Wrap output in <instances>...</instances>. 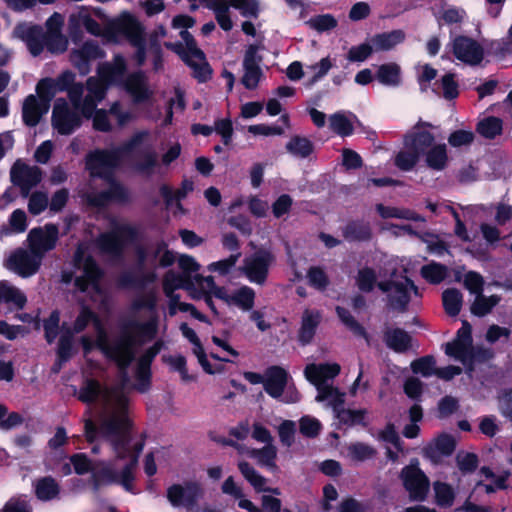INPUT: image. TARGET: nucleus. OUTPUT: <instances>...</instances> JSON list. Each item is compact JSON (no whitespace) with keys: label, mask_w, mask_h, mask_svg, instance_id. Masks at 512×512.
<instances>
[{"label":"nucleus","mask_w":512,"mask_h":512,"mask_svg":"<svg viewBox=\"0 0 512 512\" xmlns=\"http://www.w3.org/2000/svg\"><path fill=\"white\" fill-rule=\"evenodd\" d=\"M79 399L86 403L100 401L102 404L98 424L90 419L85 421V436L90 443L100 439L112 451L113 458L103 469V478L132 491L144 443L131 432L126 396L119 389L104 390L98 382L88 380L79 392Z\"/></svg>","instance_id":"obj_1"},{"label":"nucleus","mask_w":512,"mask_h":512,"mask_svg":"<svg viewBox=\"0 0 512 512\" xmlns=\"http://www.w3.org/2000/svg\"><path fill=\"white\" fill-rule=\"evenodd\" d=\"M125 70V61L121 56H116L112 64L100 65L97 75L88 78L86 83L87 94L83 99L84 88L81 84H73L75 80L73 72L65 71L54 81L59 91L68 90L69 98L74 107L84 117H89L98 103L105 98L108 86L123 82Z\"/></svg>","instance_id":"obj_2"},{"label":"nucleus","mask_w":512,"mask_h":512,"mask_svg":"<svg viewBox=\"0 0 512 512\" xmlns=\"http://www.w3.org/2000/svg\"><path fill=\"white\" fill-rule=\"evenodd\" d=\"M148 134L140 132L134 135L122 147L114 150H99L87 157L86 166L92 177L103 178L109 182V189L99 195H89L88 200L96 206H102L110 201H125L129 197L128 190L119 182L112 179L114 169L121 158L134 149Z\"/></svg>","instance_id":"obj_3"},{"label":"nucleus","mask_w":512,"mask_h":512,"mask_svg":"<svg viewBox=\"0 0 512 512\" xmlns=\"http://www.w3.org/2000/svg\"><path fill=\"white\" fill-rule=\"evenodd\" d=\"M98 344L102 352L116 362L120 369H125L133 360L136 348L152 340L159 331V319L154 315L145 322L130 321L122 335L113 344L108 343L107 334L96 323Z\"/></svg>","instance_id":"obj_4"},{"label":"nucleus","mask_w":512,"mask_h":512,"mask_svg":"<svg viewBox=\"0 0 512 512\" xmlns=\"http://www.w3.org/2000/svg\"><path fill=\"white\" fill-rule=\"evenodd\" d=\"M396 259H388L378 274L371 268H362L358 272L357 285L362 291H371L377 283L380 290L387 294L394 309H404L411 293L417 294V288L407 276L396 275Z\"/></svg>","instance_id":"obj_5"},{"label":"nucleus","mask_w":512,"mask_h":512,"mask_svg":"<svg viewBox=\"0 0 512 512\" xmlns=\"http://www.w3.org/2000/svg\"><path fill=\"white\" fill-rule=\"evenodd\" d=\"M178 266L182 270V274L172 270L168 271L163 279V291L169 299V315L176 314V304L178 295L174 292L177 289H185L194 299L202 298L206 293L202 292L201 285L197 282V277H202L197 272L200 264L191 256L182 255L178 259Z\"/></svg>","instance_id":"obj_6"},{"label":"nucleus","mask_w":512,"mask_h":512,"mask_svg":"<svg viewBox=\"0 0 512 512\" xmlns=\"http://www.w3.org/2000/svg\"><path fill=\"white\" fill-rule=\"evenodd\" d=\"M195 24L194 18L188 15H177L172 20V27L180 30L181 43H167L166 46L175 51L190 66L195 77L205 80L211 71L204 53L197 47L193 37L187 31Z\"/></svg>","instance_id":"obj_7"},{"label":"nucleus","mask_w":512,"mask_h":512,"mask_svg":"<svg viewBox=\"0 0 512 512\" xmlns=\"http://www.w3.org/2000/svg\"><path fill=\"white\" fill-rule=\"evenodd\" d=\"M196 280L201 285L202 292L206 293L205 301L212 309H214L212 295L229 308H237L242 312L251 311L255 305L256 293L247 285L228 290L225 287L217 286L211 276L197 277Z\"/></svg>","instance_id":"obj_8"},{"label":"nucleus","mask_w":512,"mask_h":512,"mask_svg":"<svg viewBox=\"0 0 512 512\" xmlns=\"http://www.w3.org/2000/svg\"><path fill=\"white\" fill-rule=\"evenodd\" d=\"M105 35L108 40L119 42L127 39L137 48L136 59L141 65L146 58V40L144 38V29L138 19L128 12L120 14L110 21Z\"/></svg>","instance_id":"obj_9"},{"label":"nucleus","mask_w":512,"mask_h":512,"mask_svg":"<svg viewBox=\"0 0 512 512\" xmlns=\"http://www.w3.org/2000/svg\"><path fill=\"white\" fill-rule=\"evenodd\" d=\"M13 35L24 41L34 56L39 55L45 46L52 53H62L68 46V41L61 32L43 35L40 27L28 23L17 25Z\"/></svg>","instance_id":"obj_10"},{"label":"nucleus","mask_w":512,"mask_h":512,"mask_svg":"<svg viewBox=\"0 0 512 512\" xmlns=\"http://www.w3.org/2000/svg\"><path fill=\"white\" fill-rule=\"evenodd\" d=\"M432 140L433 135L429 131L420 128L415 129L406 136L404 147L395 158V165L404 171L411 170Z\"/></svg>","instance_id":"obj_11"},{"label":"nucleus","mask_w":512,"mask_h":512,"mask_svg":"<svg viewBox=\"0 0 512 512\" xmlns=\"http://www.w3.org/2000/svg\"><path fill=\"white\" fill-rule=\"evenodd\" d=\"M92 322L95 330V343L99 347L98 344V332L96 328V323L104 329L100 320L96 317V315L90 311L86 307H82L76 317V319L72 323L64 322L61 328V336L60 343L58 348V355L62 360H67L72 351V336L74 334L82 332L87 325Z\"/></svg>","instance_id":"obj_12"},{"label":"nucleus","mask_w":512,"mask_h":512,"mask_svg":"<svg viewBox=\"0 0 512 512\" xmlns=\"http://www.w3.org/2000/svg\"><path fill=\"white\" fill-rule=\"evenodd\" d=\"M264 389L271 397L284 403H295L300 399L299 392L282 367L272 366L265 371Z\"/></svg>","instance_id":"obj_13"},{"label":"nucleus","mask_w":512,"mask_h":512,"mask_svg":"<svg viewBox=\"0 0 512 512\" xmlns=\"http://www.w3.org/2000/svg\"><path fill=\"white\" fill-rule=\"evenodd\" d=\"M75 285L83 292L90 289L99 292V278L101 271L91 259L87 252V248L83 245L79 246L75 254Z\"/></svg>","instance_id":"obj_14"},{"label":"nucleus","mask_w":512,"mask_h":512,"mask_svg":"<svg viewBox=\"0 0 512 512\" xmlns=\"http://www.w3.org/2000/svg\"><path fill=\"white\" fill-rule=\"evenodd\" d=\"M471 332V325L467 321H463L456 338L445 345V353L462 362L467 367L468 373L473 371L472 362L478 357L477 351L472 345Z\"/></svg>","instance_id":"obj_15"},{"label":"nucleus","mask_w":512,"mask_h":512,"mask_svg":"<svg viewBox=\"0 0 512 512\" xmlns=\"http://www.w3.org/2000/svg\"><path fill=\"white\" fill-rule=\"evenodd\" d=\"M135 236L136 229L131 224L126 221H116L110 232L100 236L98 245L103 253L113 255L119 253Z\"/></svg>","instance_id":"obj_16"},{"label":"nucleus","mask_w":512,"mask_h":512,"mask_svg":"<svg viewBox=\"0 0 512 512\" xmlns=\"http://www.w3.org/2000/svg\"><path fill=\"white\" fill-rule=\"evenodd\" d=\"M203 496V488L196 481L175 483L167 488L166 497L175 508L193 510Z\"/></svg>","instance_id":"obj_17"},{"label":"nucleus","mask_w":512,"mask_h":512,"mask_svg":"<svg viewBox=\"0 0 512 512\" xmlns=\"http://www.w3.org/2000/svg\"><path fill=\"white\" fill-rule=\"evenodd\" d=\"M274 262L273 255L266 250H261L243 260L240 271L251 282L258 285L265 283L268 271Z\"/></svg>","instance_id":"obj_18"},{"label":"nucleus","mask_w":512,"mask_h":512,"mask_svg":"<svg viewBox=\"0 0 512 512\" xmlns=\"http://www.w3.org/2000/svg\"><path fill=\"white\" fill-rule=\"evenodd\" d=\"M42 259L31 249L18 248L10 253L5 260V267L17 275L27 278L36 274Z\"/></svg>","instance_id":"obj_19"},{"label":"nucleus","mask_w":512,"mask_h":512,"mask_svg":"<svg viewBox=\"0 0 512 512\" xmlns=\"http://www.w3.org/2000/svg\"><path fill=\"white\" fill-rule=\"evenodd\" d=\"M418 460H412L403 468L401 478L412 500L422 501L429 491V480L418 467Z\"/></svg>","instance_id":"obj_20"},{"label":"nucleus","mask_w":512,"mask_h":512,"mask_svg":"<svg viewBox=\"0 0 512 512\" xmlns=\"http://www.w3.org/2000/svg\"><path fill=\"white\" fill-rule=\"evenodd\" d=\"M59 231L53 224L33 228L27 236L28 247L43 260L45 253L56 246Z\"/></svg>","instance_id":"obj_21"},{"label":"nucleus","mask_w":512,"mask_h":512,"mask_svg":"<svg viewBox=\"0 0 512 512\" xmlns=\"http://www.w3.org/2000/svg\"><path fill=\"white\" fill-rule=\"evenodd\" d=\"M52 125L58 133L69 135L80 126V117L64 99H57L52 113Z\"/></svg>","instance_id":"obj_22"},{"label":"nucleus","mask_w":512,"mask_h":512,"mask_svg":"<svg viewBox=\"0 0 512 512\" xmlns=\"http://www.w3.org/2000/svg\"><path fill=\"white\" fill-rule=\"evenodd\" d=\"M452 51L456 59L468 65H477L484 57L483 47L477 41L463 36L453 40Z\"/></svg>","instance_id":"obj_23"},{"label":"nucleus","mask_w":512,"mask_h":512,"mask_svg":"<svg viewBox=\"0 0 512 512\" xmlns=\"http://www.w3.org/2000/svg\"><path fill=\"white\" fill-rule=\"evenodd\" d=\"M104 57V52L94 42H86L72 49L70 61L82 75L89 73L91 64Z\"/></svg>","instance_id":"obj_24"},{"label":"nucleus","mask_w":512,"mask_h":512,"mask_svg":"<svg viewBox=\"0 0 512 512\" xmlns=\"http://www.w3.org/2000/svg\"><path fill=\"white\" fill-rule=\"evenodd\" d=\"M11 180L19 186L24 195L42 179V172L37 166H30L18 160L11 168Z\"/></svg>","instance_id":"obj_25"},{"label":"nucleus","mask_w":512,"mask_h":512,"mask_svg":"<svg viewBox=\"0 0 512 512\" xmlns=\"http://www.w3.org/2000/svg\"><path fill=\"white\" fill-rule=\"evenodd\" d=\"M341 367L337 363L308 364L304 375L316 389L329 385V381L340 373Z\"/></svg>","instance_id":"obj_26"},{"label":"nucleus","mask_w":512,"mask_h":512,"mask_svg":"<svg viewBox=\"0 0 512 512\" xmlns=\"http://www.w3.org/2000/svg\"><path fill=\"white\" fill-rule=\"evenodd\" d=\"M137 254L139 262L146 266L159 265L161 267H167L175 261L174 254L169 251L164 244L138 248Z\"/></svg>","instance_id":"obj_27"},{"label":"nucleus","mask_w":512,"mask_h":512,"mask_svg":"<svg viewBox=\"0 0 512 512\" xmlns=\"http://www.w3.org/2000/svg\"><path fill=\"white\" fill-rule=\"evenodd\" d=\"M123 83L135 104L149 103L152 100L154 91L144 74H132Z\"/></svg>","instance_id":"obj_28"},{"label":"nucleus","mask_w":512,"mask_h":512,"mask_svg":"<svg viewBox=\"0 0 512 512\" xmlns=\"http://www.w3.org/2000/svg\"><path fill=\"white\" fill-rule=\"evenodd\" d=\"M259 62L260 58L257 55V47L250 46L243 60L244 75L242 83L247 89L256 88L260 81L262 73L258 66Z\"/></svg>","instance_id":"obj_29"},{"label":"nucleus","mask_w":512,"mask_h":512,"mask_svg":"<svg viewBox=\"0 0 512 512\" xmlns=\"http://www.w3.org/2000/svg\"><path fill=\"white\" fill-rule=\"evenodd\" d=\"M163 343L157 341L152 347H150L139 359L137 367V378L138 385L137 389L141 392L146 391L149 380V367L153 358L160 352Z\"/></svg>","instance_id":"obj_30"},{"label":"nucleus","mask_w":512,"mask_h":512,"mask_svg":"<svg viewBox=\"0 0 512 512\" xmlns=\"http://www.w3.org/2000/svg\"><path fill=\"white\" fill-rule=\"evenodd\" d=\"M238 468L243 477L251 484L257 492H271L274 495H280L279 488H269L267 486V479L263 477L257 470L254 469L249 463L241 461Z\"/></svg>","instance_id":"obj_31"},{"label":"nucleus","mask_w":512,"mask_h":512,"mask_svg":"<svg viewBox=\"0 0 512 512\" xmlns=\"http://www.w3.org/2000/svg\"><path fill=\"white\" fill-rule=\"evenodd\" d=\"M422 155L425 157L426 165L436 171L445 169L449 161L446 145L436 144L434 139Z\"/></svg>","instance_id":"obj_32"},{"label":"nucleus","mask_w":512,"mask_h":512,"mask_svg":"<svg viewBox=\"0 0 512 512\" xmlns=\"http://www.w3.org/2000/svg\"><path fill=\"white\" fill-rule=\"evenodd\" d=\"M49 109V104L34 95H29L23 104V119L27 125L35 126Z\"/></svg>","instance_id":"obj_33"},{"label":"nucleus","mask_w":512,"mask_h":512,"mask_svg":"<svg viewBox=\"0 0 512 512\" xmlns=\"http://www.w3.org/2000/svg\"><path fill=\"white\" fill-rule=\"evenodd\" d=\"M69 25L75 30L84 27L93 35H99L102 31L100 25L92 18L90 10L86 7H80L70 15Z\"/></svg>","instance_id":"obj_34"},{"label":"nucleus","mask_w":512,"mask_h":512,"mask_svg":"<svg viewBox=\"0 0 512 512\" xmlns=\"http://www.w3.org/2000/svg\"><path fill=\"white\" fill-rule=\"evenodd\" d=\"M321 321V314L317 310L306 309L303 312L301 327L299 330V340L303 344L310 343L313 339L316 328Z\"/></svg>","instance_id":"obj_35"},{"label":"nucleus","mask_w":512,"mask_h":512,"mask_svg":"<svg viewBox=\"0 0 512 512\" xmlns=\"http://www.w3.org/2000/svg\"><path fill=\"white\" fill-rule=\"evenodd\" d=\"M356 122V116L350 112H336L329 117L330 129L340 136L351 135Z\"/></svg>","instance_id":"obj_36"},{"label":"nucleus","mask_w":512,"mask_h":512,"mask_svg":"<svg viewBox=\"0 0 512 512\" xmlns=\"http://www.w3.org/2000/svg\"><path fill=\"white\" fill-rule=\"evenodd\" d=\"M317 402H324L333 409L335 413L337 409L343 406L345 402V394L332 384L317 389Z\"/></svg>","instance_id":"obj_37"},{"label":"nucleus","mask_w":512,"mask_h":512,"mask_svg":"<svg viewBox=\"0 0 512 512\" xmlns=\"http://www.w3.org/2000/svg\"><path fill=\"white\" fill-rule=\"evenodd\" d=\"M405 39V34L401 30H394L387 33H381L371 38V43L375 51H387L393 49Z\"/></svg>","instance_id":"obj_38"},{"label":"nucleus","mask_w":512,"mask_h":512,"mask_svg":"<svg viewBox=\"0 0 512 512\" xmlns=\"http://www.w3.org/2000/svg\"><path fill=\"white\" fill-rule=\"evenodd\" d=\"M26 297L17 287L7 281L0 283V304L6 303L15 308H23L26 304Z\"/></svg>","instance_id":"obj_39"},{"label":"nucleus","mask_w":512,"mask_h":512,"mask_svg":"<svg viewBox=\"0 0 512 512\" xmlns=\"http://www.w3.org/2000/svg\"><path fill=\"white\" fill-rule=\"evenodd\" d=\"M248 455L255 459L260 466L267 467L271 470L277 469V448L273 443L267 444L260 449H250Z\"/></svg>","instance_id":"obj_40"},{"label":"nucleus","mask_w":512,"mask_h":512,"mask_svg":"<svg viewBox=\"0 0 512 512\" xmlns=\"http://www.w3.org/2000/svg\"><path fill=\"white\" fill-rule=\"evenodd\" d=\"M377 80L390 87H397L401 84V69L396 63H387L378 67L376 72Z\"/></svg>","instance_id":"obj_41"},{"label":"nucleus","mask_w":512,"mask_h":512,"mask_svg":"<svg viewBox=\"0 0 512 512\" xmlns=\"http://www.w3.org/2000/svg\"><path fill=\"white\" fill-rule=\"evenodd\" d=\"M367 415L365 409H345L342 406L334 413L339 424L352 426L363 424Z\"/></svg>","instance_id":"obj_42"},{"label":"nucleus","mask_w":512,"mask_h":512,"mask_svg":"<svg viewBox=\"0 0 512 512\" xmlns=\"http://www.w3.org/2000/svg\"><path fill=\"white\" fill-rule=\"evenodd\" d=\"M376 450L365 443L353 442L346 447V457L354 462H363L374 457Z\"/></svg>","instance_id":"obj_43"},{"label":"nucleus","mask_w":512,"mask_h":512,"mask_svg":"<svg viewBox=\"0 0 512 512\" xmlns=\"http://www.w3.org/2000/svg\"><path fill=\"white\" fill-rule=\"evenodd\" d=\"M480 474L484 476L485 479L491 481L490 484L484 485L485 491L487 493H492L498 489L506 488V482L510 476V472L507 470H503L499 473H494L488 467L481 468Z\"/></svg>","instance_id":"obj_44"},{"label":"nucleus","mask_w":512,"mask_h":512,"mask_svg":"<svg viewBox=\"0 0 512 512\" xmlns=\"http://www.w3.org/2000/svg\"><path fill=\"white\" fill-rule=\"evenodd\" d=\"M387 345L397 352H403L410 346L411 338L403 330L394 329L386 333Z\"/></svg>","instance_id":"obj_45"},{"label":"nucleus","mask_w":512,"mask_h":512,"mask_svg":"<svg viewBox=\"0 0 512 512\" xmlns=\"http://www.w3.org/2000/svg\"><path fill=\"white\" fill-rule=\"evenodd\" d=\"M35 492L39 499L47 501L55 498L59 493V488L54 479L45 477L37 481Z\"/></svg>","instance_id":"obj_46"},{"label":"nucleus","mask_w":512,"mask_h":512,"mask_svg":"<svg viewBox=\"0 0 512 512\" xmlns=\"http://www.w3.org/2000/svg\"><path fill=\"white\" fill-rule=\"evenodd\" d=\"M445 311L450 316H456L462 306V294L456 289H447L442 295Z\"/></svg>","instance_id":"obj_47"},{"label":"nucleus","mask_w":512,"mask_h":512,"mask_svg":"<svg viewBox=\"0 0 512 512\" xmlns=\"http://www.w3.org/2000/svg\"><path fill=\"white\" fill-rule=\"evenodd\" d=\"M500 301V298L496 295L485 297L483 295H477L474 302L471 305V312L476 316H484L488 314L494 306Z\"/></svg>","instance_id":"obj_48"},{"label":"nucleus","mask_w":512,"mask_h":512,"mask_svg":"<svg viewBox=\"0 0 512 512\" xmlns=\"http://www.w3.org/2000/svg\"><path fill=\"white\" fill-rule=\"evenodd\" d=\"M286 149L294 156L305 158L311 154L313 148L311 142L299 136L293 137L287 144Z\"/></svg>","instance_id":"obj_49"},{"label":"nucleus","mask_w":512,"mask_h":512,"mask_svg":"<svg viewBox=\"0 0 512 512\" xmlns=\"http://www.w3.org/2000/svg\"><path fill=\"white\" fill-rule=\"evenodd\" d=\"M228 5L240 11L244 17L256 18L260 11L258 0H227Z\"/></svg>","instance_id":"obj_50"},{"label":"nucleus","mask_w":512,"mask_h":512,"mask_svg":"<svg viewBox=\"0 0 512 512\" xmlns=\"http://www.w3.org/2000/svg\"><path fill=\"white\" fill-rule=\"evenodd\" d=\"M422 277L430 283H440L447 275V268L438 263H429L421 269Z\"/></svg>","instance_id":"obj_51"},{"label":"nucleus","mask_w":512,"mask_h":512,"mask_svg":"<svg viewBox=\"0 0 512 512\" xmlns=\"http://www.w3.org/2000/svg\"><path fill=\"white\" fill-rule=\"evenodd\" d=\"M478 132L486 138H494L502 131V121L497 117H488L478 123Z\"/></svg>","instance_id":"obj_52"},{"label":"nucleus","mask_w":512,"mask_h":512,"mask_svg":"<svg viewBox=\"0 0 512 512\" xmlns=\"http://www.w3.org/2000/svg\"><path fill=\"white\" fill-rule=\"evenodd\" d=\"M241 256L240 252L230 255L226 259H222L216 262H212L208 265V270L211 272H216L219 275L225 276L229 274L232 269L235 267L237 262L239 261Z\"/></svg>","instance_id":"obj_53"},{"label":"nucleus","mask_w":512,"mask_h":512,"mask_svg":"<svg viewBox=\"0 0 512 512\" xmlns=\"http://www.w3.org/2000/svg\"><path fill=\"white\" fill-rule=\"evenodd\" d=\"M157 301V291L155 289H151L138 295L133 300L132 308L137 311L141 309L153 310L157 305Z\"/></svg>","instance_id":"obj_54"},{"label":"nucleus","mask_w":512,"mask_h":512,"mask_svg":"<svg viewBox=\"0 0 512 512\" xmlns=\"http://www.w3.org/2000/svg\"><path fill=\"white\" fill-rule=\"evenodd\" d=\"M436 502L440 506H451L454 500V491L451 486L442 482L434 483Z\"/></svg>","instance_id":"obj_55"},{"label":"nucleus","mask_w":512,"mask_h":512,"mask_svg":"<svg viewBox=\"0 0 512 512\" xmlns=\"http://www.w3.org/2000/svg\"><path fill=\"white\" fill-rule=\"evenodd\" d=\"M334 61L330 57L322 58L319 62L307 67L308 71L312 73L310 84H314L322 79L329 70L333 67Z\"/></svg>","instance_id":"obj_56"},{"label":"nucleus","mask_w":512,"mask_h":512,"mask_svg":"<svg viewBox=\"0 0 512 512\" xmlns=\"http://www.w3.org/2000/svg\"><path fill=\"white\" fill-rule=\"evenodd\" d=\"M411 368L414 373L421 374L424 377L436 375L435 360L432 357L420 358L411 364Z\"/></svg>","instance_id":"obj_57"},{"label":"nucleus","mask_w":512,"mask_h":512,"mask_svg":"<svg viewBox=\"0 0 512 512\" xmlns=\"http://www.w3.org/2000/svg\"><path fill=\"white\" fill-rule=\"evenodd\" d=\"M307 24L318 32H325L335 28L337 20L330 14H324L309 19Z\"/></svg>","instance_id":"obj_58"},{"label":"nucleus","mask_w":512,"mask_h":512,"mask_svg":"<svg viewBox=\"0 0 512 512\" xmlns=\"http://www.w3.org/2000/svg\"><path fill=\"white\" fill-rule=\"evenodd\" d=\"M197 357L198 363L201 365L203 370L208 374H218L223 371V364L219 361V359L212 355V360L208 359L205 354V351L202 350L200 353L195 354Z\"/></svg>","instance_id":"obj_59"},{"label":"nucleus","mask_w":512,"mask_h":512,"mask_svg":"<svg viewBox=\"0 0 512 512\" xmlns=\"http://www.w3.org/2000/svg\"><path fill=\"white\" fill-rule=\"evenodd\" d=\"M39 98L49 104L52 97L59 91L54 79H43L36 87Z\"/></svg>","instance_id":"obj_60"},{"label":"nucleus","mask_w":512,"mask_h":512,"mask_svg":"<svg viewBox=\"0 0 512 512\" xmlns=\"http://www.w3.org/2000/svg\"><path fill=\"white\" fill-rule=\"evenodd\" d=\"M229 5L227 0H222L219 5H217L213 10L216 15V19L220 27L225 30L229 31L232 29L233 23L229 16Z\"/></svg>","instance_id":"obj_61"},{"label":"nucleus","mask_w":512,"mask_h":512,"mask_svg":"<svg viewBox=\"0 0 512 512\" xmlns=\"http://www.w3.org/2000/svg\"><path fill=\"white\" fill-rule=\"evenodd\" d=\"M416 70L420 88L422 91H426L429 83L436 77L437 70L428 64H419Z\"/></svg>","instance_id":"obj_62"},{"label":"nucleus","mask_w":512,"mask_h":512,"mask_svg":"<svg viewBox=\"0 0 512 512\" xmlns=\"http://www.w3.org/2000/svg\"><path fill=\"white\" fill-rule=\"evenodd\" d=\"M374 47L369 43H362L350 48L347 59L351 62H362L366 60L373 52Z\"/></svg>","instance_id":"obj_63"},{"label":"nucleus","mask_w":512,"mask_h":512,"mask_svg":"<svg viewBox=\"0 0 512 512\" xmlns=\"http://www.w3.org/2000/svg\"><path fill=\"white\" fill-rule=\"evenodd\" d=\"M296 426L293 421L284 420L278 427L280 441L285 446H291L294 442Z\"/></svg>","instance_id":"obj_64"}]
</instances>
